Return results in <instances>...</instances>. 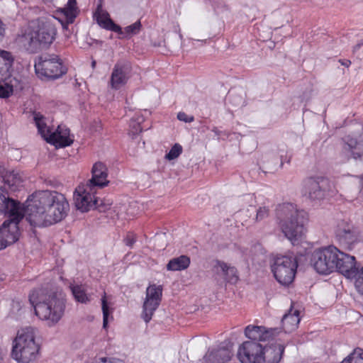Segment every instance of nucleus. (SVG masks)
Masks as SVG:
<instances>
[{"instance_id": "nucleus-27", "label": "nucleus", "mask_w": 363, "mask_h": 363, "mask_svg": "<svg viewBox=\"0 0 363 363\" xmlns=\"http://www.w3.org/2000/svg\"><path fill=\"white\" fill-rule=\"evenodd\" d=\"M190 262L191 261L189 257L181 255L170 259L167 264V269L169 271L184 270L189 267Z\"/></svg>"}, {"instance_id": "nucleus-1", "label": "nucleus", "mask_w": 363, "mask_h": 363, "mask_svg": "<svg viewBox=\"0 0 363 363\" xmlns=\"http://www.w3.org/2000/svg\"><path fill=\"white\" fill-rule=\"evenodd\" d=\"M69 206L65 196L55 191H39L32 194L25 213L34 227H45L63 220Z\"/></svg>"}, {"instance_id": "nucleus-38", "label": "nucleus", "mask_w": 363, "mask_h": 363, "mask_svg": "<svg viewBox=\"0 0 363 363\" xmlns=\"http://www.w3.org/2000/svg\"><path fill=\"white\" fill-rule=\"evenodd\" d=\"M102 312H103V327L106 328L108 325V317L109 315V308L104 295L101 298Z\"/></svg>"}, {"instance_id": "nucleus-43", "label": "nucleus", "mask_w": 363, "mask_h": 363, "mask_svg": "<svg viewBox=\"0 0 363 363\" xmlns=\"http://www.w3.org/2000/svg\"><path fill=\"white\" fill-rule=\"evenodd\" d=\"M136 241L135 235L133 233H128L124 239L125 244L128 247H132Z\"/></svg>"}, {"instance_id": "nucleus-6", "label": "nucleus", "mask_w": 363, "mask_h": 363, "mask_svg": "<svg viewBox=\"0 0 363 363\" xmlns=\"http://www.w3.org/2000/svg\"><path fill=\"white\" fill-rule=\"evenodd\" d=\"M34 121L39 133L45 140L56 147H65L73 143V138L70 136L69 130L66 126L60 125L55 131L46 125L43 118L39 113H35Z\"/></svg>"}, {"instance_id": "nucleus-12", "label": "nucleus", "mask_w": 363, "mask_h": 363, "mask_svg": "<svg viewBox=\"0 0 363 363\" xmlns=\"http://www.w3.org/2000/svg\"><path fill=\"white\" fill-rule=\"evenodd\" d=\"M96 189L86 184H79L74 192V202L76 208L82 212L89 211L94 207L102 211L99 204V199L95 196Z\"/></svg>"}, {"instance_id": "nucleus-13", "label": "nucleus", "mask_w": 363, "mask_h": 363, "mask_svg": "<svg viewBox=\"0 0 363 363\" xmlns=\"http://www.w3.org/2000/svg\"><path fill=\"white\" fill-rule=\"evenodd\" d=\"M361 232L350 220H340L335 230V237L339 244L350 250L360 240Z\"/></svg>"}, {"instance_id": "nucleus-44", "label": "nucleus", "mask_w": 363, "mask_h": 363, "mask_svg": "<svg viewBox=\"0 0 363 363\" xmlns=\"http://www.w3.org/2000/svg\"><path fill=\"white\" fill-rule=\"evenodd\" d=\"M282 157H283V155H280V159H278V158L276 159L277 161H276L274 165L269 167V170L276 171L278 169L279 167H281L283 166V163H284L283 160H282Z\"/></svg>"}, {"instance_id": "nucleus-41", "label": "nucleus", "mask_w": 363, "mask_h": 363, "mask_svg": "<svg viewBox=\"0 0 363 363\" xmlns=\"http://www.w3.org/2000/svg\"><path fill=\"white\" fill-rule=\"evenodd\" d=\"M93 363H125L123 360L116 358L101 357L96 359Z\"/></svg>"}, {"instance_id": "nucleus-39", "label": "nucleus", "mask_w": 363, "mask_h": 363, "mask_svg": "<svg viewBox=\"0 0 363 363\" xmlns=\"http://www.w3.org/2000/svg\"><path fill=\"white\" fill-rule=\"evenodd\" d=\"M269 208L267 206H260L257 211L255 217V221L259 222L269 216Z\"/></svg>"}, {"instance_id": "nucleus-21", "label": "nucleus", "mask_w": 363, "mask_h": 363, "mask_svg": "<svg viewBox=\"0 0 363 363\" xmlns=\"http://www.w3.org/2000/svg\"><path fill=\"white\" fill-rule=\"evenodd\" d=\"M232 355L230 350L224 347L209 350L203 357L202 363H225Z\"/></svg>"}, {"instance_id": "nucleus-46", "label": "nucleus", "mask_w": 363, "mask_h": 363, "mask_svg": "<svg viewBox=\"0 0 363 363\" xmlns=\"http://www.w3.org/2000/svg\"><path fill=\"white\" fill-rule=\"evenodd\" d=\"M339 62L346 67H350L351 65V61L349 60H339Z\"/></svg>"}, {"instance_id": "nucleus-23", "label": "nucleus", "mask_w": 363, "mask_h": 363, "mask_svg": "<svg viewBox=\"0 0 363 363\" xmlns=\"http://www.w3.org/2000/svg\"><path fill=\"white\" fill-rule=\"evenodd\" d=\"M284 351V347L281 344H272L264 347L262 355L263 362L278 363L281 359Z\"/></svg>"}, {"instance_id": "nucleus-18", "label": "nucleus", "mask_w": 363, "mask_h": 363, "mask_svg": "<svg viewBox=\"0 0 363 363\" xmlns=\"http://www.w3.org/2000/svg\"><path fill=\"white\" fill-rule=\"evenodd\" d=\"M213 272L217 277H222L225 282L235 284L239 279L237 269L225 262L216 260L213 267Z\"/></svg>"}, {"instance_id": "nucleus-30", "label": "nucleus", "mask_w": 363, "mask_h": 363, "mask_svg": "<svg viewBox=\"0 0 363 363\" xmlns=\"http://www.w3.org/2000/svg\"><path fill=\"white\" fill-rule=\"evenodd\" d=\"M62 11L66 17L67 22L73 23L78 13L77 0H68L65 7L62 9Z\"/></svg>"}, {"instance_id": "nucleus-29", "label": "nucleus", "mask_w": 363, "mask_h": 363, "mask_svg": "<svg viewBox=\"0 0 363 363\" xmlns=\"http://www.w3.org/2000/svg\"><path fill=\"white\" fill-rule=\"evenodd\" d=\"M13 62V58L11 52L0 50V74H7Z\"/></svg>"}, {"instance_id": "nucleus-5", "label": "nucleus", "mask_w": 363, "mask_h": 363, "mask_svg": "<svg viewBox=\"0 0 363 363\" xmlns=\"http://www.w3.org/2000/svg\"><path fill=\"white\" fill-rule=\"evenodd\" d=\"M36 330L26 327L19 330L13 342L12 357L18 363H30L34 361L39 351V345L35 342Z\"/></svg>"}, {"instance_id": "nucleus-17", "label": "nucleus", "mask_w": 363, "mask_h": 363, "mask_svg": "<svg viewBox=\"0 0 363 363\" xmlns=\"http://www.w3.org/2000/svg\"><path fill=\"white\" fill-rule=\"evenodd\" d=\"M279 333L278 328H267L257 325H248L245 329V336L250 339V341L257 342L269 340Z\"/></svg>"}, {"instance_id": "nucleus-34", "label": "nucleus", "mask_w": 363, "mask_h": 363, "mask_svg": "<svg viewBox=\"0 0 363 363\" xmlns=\"http://www.w3.org/2000/svg\"><path fill=\"white\" fill-rule=\"evenodd\" d=\"M341 363H363V350L360 348L355 349Z\"/></svg>"}, {"instance_id": "nucleus-22", "label": "nucleus", "mask_w": 363, "mask_h": 363, "mask_svg": "<svg viewBox=\"0 0 363 363\" xmlns=\"http://www.w3.org/2000/svg\"><path fill=\"white\" fill-rule=\"evenodd\" d=\"M94 16L96 19L97 23L103 28L116 33H122L121 27L116 24L110 18L109 14L102 9L101 4L98 5Z\"/></svg>"}, {"instance_id": "nucleus-26", "label": "nucleus", "mask_w": 363, "mask_h": 363, "mask_svg": "<svg viewBox=\"0 0 363 363\" xmlns=\"http://www.w3.org/2000/svg\"><path fill=\"white\" fill-rule=\"evenodd\" d=\"M299 322V311L291 309L289 313L285 314L281 319L283 330L285 333H290L297 328Z\"/></svg>"}, {"instance_id": "nucleus-25", "label": "nucleus", "mask_w": 363, "mask_h": 363, "mask_svg": "<svg viewBox=\"0 0 363 363\" xmlns=\"http://www.w3.org/2000/svg\"><path fill=\"white\" fill-rule=\"evenodd\" d=\"M2 178L5 185L11 191H16L23 186V178L19 173L14 171H6L5 173L1 172Z\"/></svg>"}, {"instance_id": "nucleus-40", "label": "nucleus", "mask_w": 363, "mask_h": 363, "mask_svg": "<svg viewBox=\"0 0 363 363\" xmlns=\"http://www.w3.org/2000/svg\"><path fill=\"white\" fill-rule=\"evenodd\" d=\"M354 286L358 293L363 296V267L355 280Z\"/></svg>"}, {"instance_id": "nucleus-36", "label": "nucleus", "mask_w": 363, "mask_h": 363, "mask_svg": "<svg viewBox=\"0 0 363 363\" xmlns=\"http://www.w3.org/2000/svg\"><path fill=\"white\" fill-rule=\"evenodd\" d=\"M182 152V147L176 143L171 148L169 152L165 155V158L168 160H172L177 158Z\"/></svg>"}, {"instance_id": "nucleus-37", "label": "nucleus", "mask_w": 363, "mask_h": 363, "mask_svg": "<svg viewBox=\"0 0 363 363\" xmlns=\"http://www.w3.org/2000/svg\"><path fill=\"white\" fill-rule=\"evenodd\" d=\"M13 91V86L8 83L0 82V98H8Z\"/></svg>"}, {"instance_id": "nucleus-45", "label": "nucleus", "mask_w": 363, "mask_h": 363, "mask_svg": "<svg viewBox=\"0 0 363 363\" xmlns=\"http://www.w3.org/2000/svg\"><path fill=\"white\" fill-rule=\"evenodd\" d=\"M6 33V25L0 18V42H1L4 38Z\"/></svg>"}, {"instance_id": "nucleus-14", "label": "nucleus", "mask_w": 363, "mask_h": 363, "mask_svg": "<svg viewBox=\"0 0 363 363\" xmlns=\"http://www.w3.org/2000/svg\"><path fill=\"white\" fill-rule=\"evenodd\" d=\"M262 345L254 341H245L239 347L238 357L242 363H263Z\"/></svg>"}, {"instance_id": "nucleus-31", "label": "nucleus", "mask_w": 363, "mask_h": 363, "mask_svg": "<svg viewBox=\"0 0 363 363\" xmlns=\"http://www.w3.org/2000/svg\"><path fill=\"white\" fill-rule=\"evenodd\" d=\"M162 295V286L150 285L146 289V299L161 302Z\"/></svg>"}, {"instance_id": "nucleus-20", "label": "nucleus", "mask_w": 363, "mask_h": 363, "mask_svg": "<svg viewBox=\"0 0 363 363\" xmlns=\"http://www.w3.org/2000/svg\"><path fill=\"white\" fill-rule=\"evenodd\" d=\"M343 153L346 159L353 158L363 161V143L347 136L344 138Z\"/></svg>"}, {"instance_id": "nucleus-49", "label": "nucleus", "mask_w": 363, "mask_h": 363, "mask_svg": "<svg viewBox=\"0 0 363 363\" xmlns=\"http://www.w3.org/2000/svg\"><path fill=\"white\" fill-rule=\"evenodd\" d=\"M91 67L92 68H94L96 67V61L95 60H93L92 62H91Z\"/></svg>"}, {"instance_id": "nucleus-28", "label": "nucleus", "mask_w": 363, "mask_h": 363, "mask_svg": "<svg viewBox=\"0 0 363 363\" xmlns=\"http://www.w3.org/2000/svg\"><path fill=\"white\" fill-rule=\"evenodd\" d=\"M160 304V301H152L146 298L145 299L143 305L141 317L146 323L150 321L155 311L157 310Z\"/></svg>"}, {"instance_id": "nucleus-19", "label": "nucleus", "mask_w": 363, "mask_h": 363, "mask_svg": "<svg viewBox=\"0 0 363 363\" xmlns=\"http://www.w3.org/2000/svg\"><path fill=\"white\" fill-rule=\"evenodd\" d=\"M91 173L92 177L86 183L87 185L97 190L108 184L107 169L103 163H95L92 167Z\"/></svg>"}, {"instance_id": "nucleus-16", "label": "nucleus", "mask_w": 363, "mask_h": 363, "mask_svg": "<svg viewBox=\"0 0 363 363\" xmlns=\"http://www.w3.org/2000/svg\"><path fill=\"white\" fill-rule=\"evenodd\" d=\"M337 268L335 270L342 274L347 278H354L358 274L357 268L355 267L354 257L347 255L338 250Z\"/></svg>"}, {"instance_id": "nucleus-9", "label": "nucleus", "mask_w": 363, "mask_h": 363, "mask_svg": "<svg viewBox=\"0 0 363 363\" xmlns=\"http://www.w3.org/2000/svg\"><path fill=\"white\" fill-rule=\"evenodd\" d=\"M337 252L338 249L334 246L315 250L311 259L314 269L321 274H329L335 271Z\"/></svg>"}, {"instance_id": "nucleus-11", "label": "nucleus", "mask_w": 363, "mask_h": 363, "mask_svg": "<svg viewBox=\"0 0 363 363\" xmlns=\"http://www.w3.org/2000/svg\"><path fill=\"white\" fill-rule=\"evenodd\" d=\"M25 215V210L16 211L9 216L0 227V250L16 242L20 236L19 222Z\"/></svg>"}, {"instance_id": "nucleus-8", "label": "nucleus", "mask_w": 363, "mask_h": 363, "mask_svg": "<svg viewBox=\"0 0 363 363\" xmlns=\"http://www.w3.org/2000/svg\"><path fill=\"white\" fill-rule=\"evenodd\" d=\"M36 74L40 78L55 79L62 77L67 72L62 60L55 54L45 53L38 57L35 64Z\"/></svg>"}, {"instance_id": "nucleus-7", "label": "nucleus", "mask_w": 363, "mask_h": 363, "mask_svg": "<svg viewBox=\"0 0 363 363\" xmlns=\"http://www.w3.org/2000/svg\"><path fill=\"white\" fill-rule=\"evenodd\" d=\"M305 194L312 201H321L335 194L333 183L325 177H310L303 181Z\"/></svg>"}, {"instance_id": "nucleus-2", "label": "nucleus", "mask_w": 363, "mask_h": 363, "mask_svg": "<svg viewBox=\"0 0 363 363\" xmlns=\"http://www.w3.org/2000/svg\"><path fill=\"white\" fill-rule=\"evenodd\" d=\"M29 301L35 315L48 321L50 326L57 324L62 318L66 308L64 294L48 286L33 289L29 294Z\"/></svg>"}, {"instance_id": "nucleus-4", "label": "nucleus", "mask_w": 363, "mask_h": 363, "mask_svg": "<svg viewBox=\"0 0 363 363\" xmlns=\"http://www.w3.org/2000/svg\"><path fill=\"white\" fill-rule=\"evenodd\" d=\"M56 20L53 16H48L31 21L25 32L18 36V43L30 53L39 52L55 39Z\"/></svg>"}, {"instance_id": "nucleus-15", "label": "nucleus", "mask_w": 363, "mask_h": 363, "mask_svg": "<svg viewBox=\"0 0 363 363\" xmlns=\"http://www.w3.org/2000/svg\"><path fill=\"white\" fill-rule=\"evenodd\" d=\"M130 72L131 66L128 62H117L111 75V87L117 90L124 86L130 77Z\"/></svg>"}, {"instance_id": "nucleus-3", "label": "nucleus", "mask_w": 363, "mask_h": 363, "mask_svg": "<svg viewBox=\"0 0 363 363\" xmlns=\"http://www.w3.org/2000/svg\"><path fill=\"white\" fill-rule=\"evenodd\" d=\"M275 219L281 233L294 245L306 233L308 215L296 205L284 202L276 206Z\"/></svg>"}, {"instance_id": "nucleus-10", "label": "nucleus", "mask_w": 363, "mask_h": 363, "mask_svg": "<svg viewBox=\"0 0 363 363\" xmlns=\"http://www.w3.org/2000/svg\"><path fill=\"white\" fill-rule=\"evenodd\" d=\"M298 263L296 257L279 255L274 258L272 271L275 279L282 285H289L295 277Z\"/></svg>"}, {"instance_id": "nucleus-24", "label": "nucleus", "mask_w": 363, "mask_h": 363, "mask_svg": "<svg viewBox=\"0 0 363 363\" xmlns=\"http://www.w3.org/2000/svg\"><path fill=\"white\" fill-rule=\"evenodd\" d=\"M25 210L23 206L18 201L6 197L0 193V213L9 216L16 211Z\"/></svg>"}, {"instance_id": "nucleus-42", "label": "nucleus", "mask_w": 363, "mask_h": 363, "mask_svg": "<svg viewBox=\"0 0 363 363\" xmlns=\"http://www.w3.org/2000/svg\"><path fill=\"white\" fill-rule=\"evenodd\" d=\"M177 118L181 121H184L186 123L192 122L194 120V116H188L184 112H179L177 114Z\"/></svg>"}, {"instance_id": "nucleus-47", "label": "nucleus", "mask_w": 363, "mask_h": 363, "mask_svg": "<svg viewBox=\"0 0 363 363\" xmlns=\"http://www.w3.org/2000/svg\"><path fill=\"white\" fill-rule=\"evenodd\" d=\"M0 363H6L4 360V354L0 352Z\"/></svg>"}, {"instance_id": "nucleus-35", "label": "nucleus", "mask_w": 363, "mask_h": 363, "mask_svg": "<svg viewBox=\"0 0 363 363\" xmlns=\"http://www.w3.org/2000/svg\"><path fill=\"white\" fill-rule=\"evenodd\" d=\"M140 120L138 118V121L132 119L130 122V130L129 135L133 138L134 136L137 135L142 131V127L140 125Z\"/></svg>"}, {"instance_id": "nucleus-33", "label": "nucleus", "mask_w": 363, "mask_h": 363, "mask_svg": "<svg viewBox=\"0 0 363 363\" xmlns=\"http://www.w3.org/2000/svg\"><path fill=\"white\" fill-rule=\"evenodd\" d=\"M72 293L74 298L82 303H86L90 301V298L85 293L82 286L76 285L71 286Z\"/></svg>"}, {"instance_id": "nucleus-32", "label": "nucleus", "mask_w": 363, "mask_h": 363, "mask_svg": "<svg viewBox=\"0 0 363 363\" xmlns=\"http://www.w3.org/2000/svg\"><path fill=\"white\" fill-rule=\"evenodd\" d=\"M141 23L140 21H137L134 23L126 26L124 30H122V33H118L121 35V38H130L133 35L138 34L141 29Z\"/></svg>"}, {"instance_id": "nucleus-48", "label": "nucleus", "mask_w": 363, "mask_h": 363, "mask_svg": "<svg viewBox=\"0 0 363 363\" xmlns=\"http://www.w3.org/2000/svg\"><path fill=\"white\" fill-rule=\"evenodd\" d=\"M362 44H363V43H362H362H358V44H357V45L354 47V50H357L359 49V48H360V47L362 45Z\"/></svg>"}]
</instances>
